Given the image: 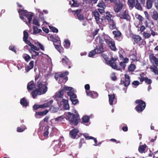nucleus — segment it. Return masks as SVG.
Returning <instances> with one entry per match:
<instances>
[{
  "mask_svg": "<svg viewBox=\"0 0 158 158\" xmlns=\"http://www.w3.org/2000/svg\"><path fill=\"white\" fill-rule=\"evenodd\" d=\"M37 89L42 94H45L48 89L46 82H43L41 80H39L37 82Z\"/></svg>",
  "mask_w": 158,
  "mask_h": 158,
  "instance_id": "1",
  "label": "nucleus"
},
{
  "mask_svg": "<svg viewBox=\"0 0 158 158\" xmlns=\"http://www.w3.org/2000/svg\"><path fill=\"white\" fill-rule=\"evenodd\" d=\"M69 115L68 119L71 123L75 125H77L78 123V120H79V115L78 114H75L70 112L68 113Z\"/></svg>",
  "mask_w": 158,
  "mask_h": 158,
  "instance_id": "2",
  "label": "nucleus"
},
{
  "mask_svg": "<svg viewBox=\"0 0 158 158\" xmlns=\"http://www.w3.org/2000/svg\"><path fill=\"white\" fill-rule=\"evenodd\" d=\"M135 103L138 104L135 107L136 110L138 112H142L145 108V102L140 99H137L135 101Z\"/></svg>",
  "mask_w": 158,
  "mask_h": 158,
  "instance_id": "3",
  "label": "nucleus"
},
{
  "mask_svg": "<svg viewBox=\"0 0 158 158\" xmlns=\"http://www.w3.org/2000/svg\"><path fill=\"white\" fill-rule=\"evenodd\" d=\"M73 89V88L71 87L64 86L62 89L56 93L55 97L58 98H63L64 93H66L67 91H71Z\"/></svg>",
  "mask_w": 158,
  "mask_h": 158,
  "instance_id": "4",
  "label": "nucleus"
},
{
  "mask_svg": "<svg viewBox=\"0 0 158 158\" xmlns=\"http://www.w3.org/2000/svg\"><path fill=\"white\" fill-rule=\"evenodd\" d=\"M67 92L68 95L69 97L70 100L72 102V103L75 105L79 103V101L77 99V95L74 92L71 91H68Z\"/></svg>",
  "mask_w": 158,
  "mask_h": 158,
  "instance_id": "5",
  "label": "nucleus"
},
{
  "mask_svg": "<svg viewBox=\"0 0 158 158\" xmlns=\"http://www.w3.org/2000/svg\"><path fill=\"white\" fill-rule=\"evenodd\" d=\"M53 101L52 100L42 105L35 104L33 106V109L35 110H37L39 108H44L48 107L53 103Z\"/></svg>",
  "mask_w": 158,
  "mask_h": 158,
  "instance_id": "6",
  "label": "nucleus"
},
{
  "mask_svg": "<svg viewBox=\"0 0 158 158\" xmlns=\"http://www.w3.org/2000/svg\"><path fill=\"white\" fill-rule=\"evenodd\" d=\"M113 3L114 4L113 8L115 12L118 13L122 9L123 5L122 2L120 0H117L115 2Z\"/></svg>",
  "mask_w": 158,
  "mask_h": 158,
  "instance_id": "7",
  "label": "nucleus"
},
{
  "mask_svg": "<svg viewBox=\"0 0 158 158\" xmlns=\"http://www.w3.org/2000/svg\"><path fill=\"white\" fill-rule=\"evenodd\" d=\"M33 45L34 47L29 46L31 48H28V50L31 54H33L35 57H36L39 55V52H36L35 51H39L40 48L34 45L33 44Z\"/></svg>",
  "mask_w": 158,
  "mask_h": 158,
  "instance_id": "8",
  "label": "nucleus"
},
{
  "mask_svg": "<svg viewBox=\"0 0 158 158\" xmlns=\"http://www.w3.org/2000/svg\"><path fill=\"white\" fill-rule=\"evenodd\" d=\"M124 76L125 80H121L120 81V84L121 85H124L125 87H127L130 84V77L127 74H125Z\"/></svg>",
  "mask_w": 158,
  "mask_h": 158,
  "instance_id": "9",
  "label": "nucleus"
},
{
  "mask_svg": "<svg viewBox=\"0 0 158 158\" xmlns=\"http://www.w3.org/2000/svg\"><path fill=\"white\" fill-rule=\"evenodd\" d=\"M149 59L151 63L153 64L154 63L155 65L158 67V58L155 56L154 54H150L149 56Z\"/></svg>",
  "mask_w": 158,
  "mask_h": 158,
  "instance_id": "10",
  "label": "nucleus"
},
{
  "mask_svg": "<svg viewBox=\"0 0 158 158\" xmlns=\"http://www.w3.org/2000/svg\"><path fill=\"white\" fill-rule=\"evenodd\" d=\"M28 36L29 35L27 32L25 30L24 31H23V41L28 46H31L34 47L33 44L30 41H28Z\"/></svg>",
  "mask_w": 158,
  "mask_h": 158,
  "instance_id": "11",
  "label": "nucleus"
},
{
  "mask_svg": "<svg viewBox=\"0 0 158 158\" xmlns=\"http://www.w3.org/2000/svg\"><path fill=\"white\" fill-rule=\"evenodd\" d=\"M117 60V58H113L112 57L111 59L109 60V65L112 68L114 69H118V65L115 62V61Z\"/></svg>",
  "mask_w": 158,
  "mask_h": 158,
  "instance_id": "12",
  "label": "nucleus"
},
{
  "mask_svg": "<svg viewBox=\"0 0 158 158\" xmlns=\"http://www.w3.org/2000/svg\"><path fill=\"white\" fill-rule=\"evenodd\" d=\"M50 38L51 40L54 43L53 44H55L54 43H57L58 44H60V38L57 35L56 36V35L50 36Z\"/></svg>",
  "mask_w": 158,
  "mask_h": 158,
  "instance_id": "13",
  "label": "nucleus"
},
{
  "mask_svg": "<svg viewBox=\"0 0 158 158\" xmlns=\"http://www.w3.org/2000/svg\"><path fill=\"white\" fill-rule=\"evenodd\" d=\"M105 40L106 43H109V47L112 50L114 51H116L118 49L116 48L115 43L114 41H110L108 39H105Z\"/></svg>",
  "mask_w": 158,
  "mask_h": 158,
  "instance_id": "14",
  "label": "nucleus"
},
{
  "mask_svg": "<svg viewBox=\"0 0 158 158\" xmlns=\"http://www.w3.org/2000/svg\"><path fill=\"white\" fill-rule=\"evenodd\" d=\"M129 16V15L126 10L121 12L119 14V17L122 19L127 20Z\"/></svg>",
  "mask_w": 158,
  "mask_h": 158,
  "instance_id": "15",
  "label": "nucleus"
},
{
  "mask_svg": "<svg viewBox=\"0 0 158 158\" xmlns=\"http://www.w3.org/2000/svg\"><path fill=\"white\" fill-rule=\"evenodd\" d=\"M79 132V130L77 128H75L69 132L70 137L72 139L75 138L78 133Z\"/></svg>",
  "mask_w": 158,
  "mask_h": 158,
  "instance_id": "16",
  "label": "nucleus"
},
{
  "mask_svg": "<svg viewBox=\"0 0 158 158\" xmlns=\"http://www.w3.org/2000/svg\"><path fill=\"white\" fill-rule=\"evenodd\" d=\"M86 93L87 96L90 97L92 98H96L98 96V94L94 91H87Z\"/></svg>",
  "mask_w": 158,
  "mask_h": 158,
  "instance_id": "17",
  "label": "nucleus"
},
{
  "mask_svg": "<svg viewBox=\"0 0 158 158\" xmlns=\"http://www.w3.org/2000/svg\"><path fill=\"white\" fill-rule=\"evenodd\" d=\"M113 33L114 35V37L117 38V39L118 41H120L122 39V38L121 37L122 34L121 32L118 30L114 31H113Z\"/></svg>",
  "mask_w": 158,
  "mask_h": 158,
  "instance_id": "18",
  "label": "nucleus"
},
{
  "mask_svg": "<svg viewBox=\"0 0 158 158\" xmlns=\"http://www.w3.org/2000/svg\"><path fill=\"white\" fill-rule=\"evenodd\" d=\"M132 38L134 40V44H138L142 40V38L140 36L135 34L132 35Z\"/></svg>",
  "mask_w": 158,
  "mask_h": 158,
  "instance_id": "19",
  "label": "nucleus"
},
{
  "mask_svg": "<svg viewBox=\"0 0 158 158\" xmlns=\"http://www.w3.org/2000/svg\"><path fill=\"white\" fill-rule=\"evenodd\" d=\"M69 73V72L68 71H66L64 72L59 74V77H60V78H63V81L62 82L63 83H65L68 80V77H67L65 76L67 75H68Z\"/></svg>",
  "mask_w": 158,
  "mask_h": 158,
  "instance_id": "20",
  "label": "nucleus"
},
{
  "mask_svg": "<svg viewBox=\"0 0 158 158\" xmlns=\"http://www.w3.org/2000/svg\"><path fill=\"white\" fill-rule=\"evenodd\" d=\"M65 58H62V62L65 65L68 66V68L69 69L71 68V62L65 56Z\"/></svg>",
  "mask_w": 158,
  "mask_h": 158,
  "instance_id": "21",
  "label": "nucleus"
},
{
  "mask_svg": "<svg viewBox=\"0 0 158 158\" xmlns=\"http://www.w3.org/2000/svg\"><path fill=\"white\" fill-rule=\"evenodd\" d=\"M31 94L34 99L38 95L42 94L40 92L37 88L34 89L31 93Z\"/></svg>",
  "mask_w": 158,
  "mask_h": 158,
  "instance_id": "22",
  "label": "nucleus"
},
{
  "mask_svg": "<svg viewBox=\"0 0 158 158\" xmlns=\"http://www.w3.org/2000/svg\"><path fill=\"white\" fill-rule=\"evenodd\" d=\"M73 12H75V14H77V18L79 19L80 20H82L84 19V16L81 14V10H77Z\"/></svg>",
  "mask_w": 158,
  "mask_h": 158,
  "instance_id": "23",
  "label": "nucleus"
},
{
  "mask_svg": "<svg viewBox=\"0 0 158 158\" xmlns=\"http://www.w3.org/2000/svg\"><path fill=\"white\" fill-rule=\"evenodd\" d=\"M62 103L63 105L64 109L69 110V105L68 104V100L64 99H62Z\"/></svg>",
  "mask_w": 158,
  "mask_h": 158,
  "instance_id": "24",
  "label": "nucleus"
},
{
  "mask_svg": "<svg viewBox=\"0 0 158 158\" xmlns=\"http://www.w3.org/2000/svg\"><path fill=\"white\" fill-rule=\"evenodd\" d=\"M109 102V104L112 106L113 105V102H114V100L115 99V94H114L108 95Z\"/></svg>",
  "mask_w": 158,
  "mask_h": 158,
  "instance_id": "25",
  "label": "nucleus"
},
{
  "mask_svg": "<svg viewBox=\"0 0 158 158\" xmlns=\"http://www.w3.org/2000/svg\"><path fill=\"white\" fill-rule=\"evenodd\" d=\"M83 135L85 137V139L86 140H89L90 139H92L94 140L95 143L94 144V145L95 146H97L98 145V144L97 143L98 141L97 139L96 138H95L93 137L90 136H87L86 135V134H83Z\"/></svg>",
  "mask_w": 158,
  "mask_h": 158,
  "instance_id": "26",
  "label": "nucleus"
},
{
  "mask_svg": "<svg viewBox=\"0 0 158 158\" xmlns=\"http://www.w3.org/2000/svg\"><path fill=\"white\" fill-rule=\"evenodd\" d=\"M98 53H101L104 51L103 45L102 44H99V45L94 48Z\"/></svg>",
  "mask_w": 158,
  "mask_h": 158,
  "instance_id": "27",
  "label": "nucleus"
},
{
  "mask_svg": "<svg viewBox=\"0 0 158 158\" xmlns=\"http://www.w3.org/2000/svg\"><path fill=\"white\" fill-rule=\"evenodd\" d=\"M34 61L33 60L31 61L29 63L28 65L25 67V71L28 72L32 69L34 66Z\"/></svg>",
  "mask_w": 158,
  "mask_h": 158,
  "instance_id": "28",
  "label": "nucleus"
},
{
  "mask_svg": "<svg viewBox=\"0 0 158 158\" xmlns=\"http://www.w3.org/2000/svg\"><path fill=\"white\" fill-rule=\"evenodd\" d=\"M93 13L97 23L99 24L100 20V15L99 12L97 11H95L93 12Z\"/></svg>",
  "mask_w": 158,
  "mask_h": 158,
  "instance_id": "29",
  "label": "nucleus"
},
{
  "mask_svg": "<svg viewBox=\"0 0 158 158\" xmlns=\"http://www.w3.org/2000/svg\"><path fill=\"white\" fill-rule=\"evenodd\" d=\"M151 16L152 19L154 21L158 20V12L156 10H154L152 13Z\"/></svg>",
  "mask_w": 158,
  "mask_h": 158,
  "instance_id": "30",
  "label": "nucleus"
},
{
  "mask_svg": "<svg viewBox=\"0 0 158 158\" xmlns=\"http://www.w3.org/2000/svg\"><path fill=\"white\" fill-rule=\"evenodd\" d=\"M153 0H147L146 2V8L148 9H151L153 5Z\"/></svg>",
  "mask_w": 158,
  "mask_h": 158,
  "instance_id": "31",
  "label": "nucleus"
},
{
  "mask_svg": "<svg viewBox=\"0 0 158 158\" xmlns=\"http://www.w3.org/2000/svg\"><path fill=\"white\" fill-rule=\"evenodd\" d=\"M35 87V84L33 81L28 83L27 85V89L28 91L33 90Z\"/></svg>",
  "mask_w": 158,
  "mask_h": 158,
  "instance_id": "32",
  "label": "nucleus"
},
{
  "mask_svg": "<svg viewBox=\"0 0 158 158\" xmlns=\"http://www.w3.org/2000/svg\"><path fill=\"white\" fill-rule=\"evenodd\" d=\"M150 69L151 71L153 72L155 74L158 75V68L156 65H154L151 66Z\"/></svg>",
  "mask_w": 158,
  "mask_h": 158,
  "instance_id": "33",
  "label": "nucleus"
},
{
  "mask_svg": "<svg viewBox=\"0 0 158 158\" xmlns=\"http://www.w3.org/2000/svg\"><path fill=\"white\" fill-rule=\"evenodd\" d=\"M146 147L147 146L145 144L143 145L139 146L138 148L139 152L141 153H145L144 151Z\"/></svg>",
  "mask_w": 158,
  "mask_h": 158,
  "instance_id": "34",
  "label": "nucleus"
},
{
  "mask_svg": "<svg viewBox=\"0 0 158 158\" xmlns=\"http://www.w3.org/2000/svg\"><path fill=\"white\" fill-rule=\"evenodd\" d=\"M134 7L136 9L140 11H142L143 10L142 7L138 0H136Z\"/></svg>",
  "mask_w": 158,
  "mask_h": 158,
  "instance_id": "35",
  "label": "nucleus"
},
{
  "mask_svg": "<svg viewBox=\"0 0 158 158\" xmlns=\"http://www.w3.org/2000/svg\"><path fill=\"white\" fill-rule=\"evenodd\" d=\"M20 103L23 106L26 107L28 104V102L25 98H23L20 100Z\"/></svg>",
  "mask_w": 158,
  "mask_h": 158,
  "instance_id": "36",
  "label": "nucleus"
},
{
  "mask_svg": "<svg viewBox=\"0 0 158 158\" xmlns=\"http://www.w3.org/2000/svg\"><path fill=\"white\" fill-rule=\"evenodd\" d=\"M55 48L60 52L62 53L64 52V49L61 47L60 44H54Z\"/></svg>",
  "mask_w": 158,
  "mask_h": 158,
  "instance_id": "37",
  "label": "nucleus"
},
{
  "mask_svg": "<svg viewBox=\"0 0 158 158\" xmlns=\"http://www.w3.org/2000/svg\"><path fill=\"white\" fill-rule=\"evenodd\" d=\"M49 110H46L43 111H38L36 112V114L44 116L46 115L49 112Z\"/></svg>",
  "mask_w": 158,
  "mask_h": 158,
  "instance_id": "38",
  "label": "nucleus"
},
{
  "mask_svg": "<svg viewBox=\"0 0 158 158\" xmlns=\"http://www.w3.org/2000/svg\"><path fill=\"white\" fill-rule=\"evenodd\" d=\"M136 0H128L127 3L129 7L133 8L135 6Z\"/></svg>",
  "mask_w": 158,
  "mask_h": 158,
  "instance_id": "39",
  "label": "nucleus"
},
{
  "mask_svg": "<svg viewBox=\"0 0 158 158\" xmlns=\"http://www.w3.org/2000/svg\"><path fill=\"white\" fill-rule=\"evenodd\" d=\"M18 12L20 15H22L25 16V15L28 12L27 10H22L21 9H19L18 10Z\"/></svg>",
  "mask_w": 158,
  "mask_h": 158,
  "instance_id": "40",
  "label": "nucleus"
},
{
  "mask_svg": "<svg viewBox=\"0 0 158 158\" xmlns=\"http://www.w3.org/2000/svg\"><path fill=\"white\" fill-rule=\"evenodd\" d=\"M25 16L27 19L29 23H30L32 20V17L33 16V15L31 13L28 12Z\"/></svg>",
  "mask_w": 158,
  "mask_h": 158,
  "instance_id": "41",
  "label": "nucleus"
},
{
  "mask_svg": "<svg viewBox=\"0 0 158 158\" xmlns=\"http://www.w3.org/2000/svg\"><path fill=\"white\" fill-rule=\"evenodd\" d=\"M23 57L26 62H28L31 59L30 56L27 54H24L23 55Z\"/></svg>",
  "mask_w": 158,
  "mask_h": 158,
  "instance_id": "42",
  "label": "nucleus"
},
{
  "mask_svg": "<svg viewBox=\"0 0 158 158\" xmlns=\"http://www.w3.org/2000/svg\"><path fill=\"white\" fill-rule=\"evenodd\" d=\"M64 47L66 48H69L70 47V41L67 39L64 40Z\"/></svg>",
  "mask_w": 158,
  "mask_h": 158,
  "instance_id": "43",
  "label": "nucleus"
},
{
  "mask_svg": "<svg viewBox=\"0 0 158 158\" xmlns=\"http://www.w3.org/2000/svg\"><path fill=\"white\" fill-rule=\"evenodd\" d=\"M89 120V118L87 116H85L82 118V122L83 123H88Z\"/></svg>",
  "mask_w": 158,
  "mask_h": 158,
  "instance_id": "44",
  "label": "nucleus"
},
{
  "mask_svg": "<svg viewBox=\"0 0 158 158\" xmlns=\"http://www.w3.org/2000/svg\"><path fill=\"white\" fill-rule=\"evenodd\" d=\"M49 128V127L46 126L44 128V132L43 134V135L44 137H47L48 136L49 134V131H48V129Z\"/></svg>",
  "mask_w": 158,
  "mask_h": 158,
  "instance_id": "45",
  "label": "nucleus"
},
{
  "mask_svg": "<svg viewBox=\"0 0 158 158\" xmlns=\"http://www.w3.org/2000/svg\"><path fill=\"white\" fill-rule=\"evenodd\" d=\"M33 33L34 34H37L40 33L42 31L41 29H39L37 27L35 26H33Z\"/></svg>",
  "mask_w": 158,
  "mask_h": 158,
  "instance_id": "46",
  "label": "nucleus"
},
{
  "mask_svg": "<svg viewBox=\"0 0 158 158\" xmlns=\"http://www.w3.org/2000/svg\"><path fill=\"white\" fill-rule=\"evenodd\" d=\"M34 44L37 46L39 47L40 49L41 50L43 51H44V49L43 45L39 42L35 41L34 42Z\"/></svg>",
  "mask_w": 158,
  "mask_h": 158,
  "instance_id": "47",
  "label": "nucleus"
},
{
  "mask_svg": "<svg viewBox=\"0 0 158 158\" xmlns=\"http://www.w3.org/2000/svg\"><path fill=\"white\" fill-rule=\"evenodd\" d=\"M105 17L106 19L108 21V22H111L113 20L111 19L112 15H110L109 13H106V15Z\"/></svg>",
  "mask_w": 158,
  "mask_h": 158,
  "instance_id": "48",
  "label": "nucleus"
},
{
  "mask_svg": "<svg viewBox=\"0 0 158 158\" xmlns=\"http://www.w3.org/2000/svg\"><path fill=\"white\" fill-rule=\"evenodd\" d=\"M135 16L139 20V23H141L144 19V18L140 15H136Z\"/></svg>",
  "mask_w": 158,
  "mask_h": 158,
  "instance_id": "49",
  "label": "nucleus"
},
{
  "mask_svg": "<svg viewBox=\"0 0 158 158\" xmlns=\"http://www.w3.org/2000/svg\"><path fill=\"white\" fill-rule=\"evenodd\" d=\"M136 68V66L134 64H131L128 67V70L130 72H132L134 71Z\"/></svg>",
  "mask_w": 158,
  "mask_h": 158,
  "instance_id": "50",
  "label": "nucleus"
},
{
  "mask_svg": "<svg viewBox=\"0 0 158 158\" xmlns=\"http://www.w3.org/2000/svg\"><path fill=\"white\" fill-rule=\"evenodd\" d=\"M97 6L101 8H105L106 7L105 3L103 1H101L100 3H98Z\"/></svg>",
  "mask_w": 158,
  "mask_h": 158,
  "instance_id": "51",
  "label": "nucleus"
},
{
  "mask_svg": "<svg viewBox=\"0 0 158 158\" xmlns=\"http://www.w3.org/2000/svg\"><path fill=\"white\" fill-rule=\"evenodd\" d=\"M101 56L104 59L107 64H109L108 62H109V60H108L109 58L107 55L105 54H102L101 55Z\"/></svg>",
  "mask_w": 158,
  "mask_h": 158,
  "instance_id": "52",
  "label": "nucleus"
},
{
  "mask_svg": "<svg viewBox=\"0 0 158 158\" xmlns=\"http://www.w3.org/2000/svg\"><path fill=\"white\" fill-rule=\"evenodd\" d=\"M97 53L96 51L95 50V49L91 51L88 54V56L89 57H92L94 56Z\"/></svg>",
  "mask_w": 158,
  "mask_h": 158,
  "instance_id": "53",
  "label": "nucleus"
},
{
  "mask_svg": "<svg viewBox=\"0 0 158 158\" xmlns=\"http://www.w3.org/2000/svg\"><path fill=\"white\" fill-rule=\"evenodd\" d=\"M33 23L34 24L37 26H40V25L39 23V21L37 19L34 18L33 19Z\"/></svg>",
  "mask_w": 158,
  "mask_h": 158,
  "instance_id": "54",
  "label": "nucleus"
},
{
  "mask_svg": "<svg viewBox=\"0 0 158 158\" xmlns=\"http://www.w3.org/2000/svg\"><path fill=\"white\" fill-rule=\"evenodd\" d=\"M112 24H110V27L111 29H114L116 28L115 23L114 21H111Z\"/></svg>",
  "mask_w": 158,
  "mask_h": 158,
  "instance_id": "55",
  "label": "nucleus"
},
{
  "mask_svg": "<svg viewBox=\"0 0 158 158\" xmlns=\"http://www.w3.org/2000/svg\"><path fill=\"white\" fill-rule=\"evenodd\" d=\"M49 28L51 29L53 32L57 33L58 32V30L57 28L52 26H49Z\"/></svg>",
  "mask_w": 158,
  "mask_h": 158,
  "instance_id": "56",
  "label": "nucleus"
},
{
  "mask_svg": "<svg viewBox=\"0 0 158 158\" xmlns=\"http://www.w3.org/2000/svg\"><path fill=\"white\" fill-rule=\"evenodd\" d=\"M106 17L103 16L102 17L101 19V21H99V23H101L102 24H103V23L106 22Z\"/></svg>",
  "mask_w": 158,
  "mask_h": 158,
  "instance_id": "57",
  "label": "nucleus"
},
{
  "mask_svg": "<svg viewBox=\"0 0 158 158\" xmlns=\"http://www.w3.org/2000/svg\"><path fill=\"white\" fill-rule=\"evenodd\" d=\"M106 17L103 16L102 17L101 19V21H99V23H101L102 24H103V23L106 22Z\"/></svg>",
  "mask_w": 158,
  "mask_h": 158,
  "instance_id": "58",
  "label": "nucleus"
},
{
  "mask_svg": "<svg viewBox=\"0 0 158 158\" xmlns=\"http://www.w3.org/2000/svg\"><path fill=\"white\" fill-rule=\"evenodd\" d=\"M145 82L147 84L150 85L152 83V81L151 79H148V78L146 77L145 80Z\"/></svg>",
  "mask_w": 158,
  "mask_h": 158,
  "instance_id": "59",
  "label": "nucleus"
},
{
  "mask_svg": "<svg viewBox=\"0 0 158 158\" xmlns=\"http://www.w3.org/2000/svg\"><path fill=\"white\" fill-rule=\"evenodd\" d=\"M143 35L146 38H148L151 36V34L150 33L146 32H144Z\"/></svg>",
  "mask_w": 158,
  "mask_h": 158,
  "instance_id": "60",
  "label": "nucleus"
},
{
  "mask_svg": "<svg viewBox=\"0 0 158 158\" xmlns=\"http://www.w3.org/2000/svg\"><path fill=\"white\" fill-rule=\"evenodd\" d=\"M9 49L14 52L15 53L16 52V51L15 49V47L13 45H10L9 47Z\"/></svg>",
  "mask_w": 158,
  "mask_h": 158,
  "instance_id": "61",
  "label": "nucleus"
},
{
  "mask_svg": "<svg viewBox=\"0 0 158 158\" xmlns=\"http://www.w3.org/2000/svg\"><path fill=\"white\" fill-rule=\"evenodd\" d=\"M84 143H85L84 139V138L81 139L79 143V148H81L82 146V144Z\"/></svg>",
  "mask_w": 158,
  "mask_h": 158,
  "instance_id": "62",
  "label": "nucleus"
},
{
  "mask_svg": "<svg viewBox=\"0 0 158 158\" xmlns=\"http://www.w3.org/2000/svg\"><path fill=\"white\" fill-rule=\"evenodd\" d=\"M140 84L139 82L138 81H134L132 83L133 85L138 86Z\"/></svg>",
  "mask_w": 158,
  "mask_h": 158,
  "instance_id": "63",
  "label": "nucleus"
},
{
  "mask_svg": "<svg viewBox=\"0 0 158 158\" xmlns=\"http://www.w3.org/2000/svg\"><path fill=\"white\" fill-rule=\"evenodd\" d=\"M25 129L23 127H18L17 128V131L19 132H22L24 131Z\"/></svg>",
  "mask_w": 158,
  "mask_h": 158,
  "instance_id": "64",
  "label": "nucleus"
}]
</instances>
